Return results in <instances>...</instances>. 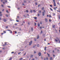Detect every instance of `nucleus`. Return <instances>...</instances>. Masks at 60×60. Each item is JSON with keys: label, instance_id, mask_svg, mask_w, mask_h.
<instances>
[{"label": "nucleus", "instance_id": "473e14b6", "mask_svg": "<svg viewBox=\"0 0 60 60\" xmlns=\"http://www.w3.org/2000/svg\"><path fill=\"white\" fill-rule=\"evenodd\" d=\"M1 52H2V50H0V53H1Z\"/></svg>", "mask_w": 60, "mask_h": 60}, {"label": "nucleus", "instance_id": "72a5a7b5", "mask_svg": "<svg viewBox=\"0 0 60 60\" xmlns=\"http://www.w3.org/2000/svg\"><path fill=\"white\" fill-rule=\"evenodd\" d=\"M5 2L6 3H7V0H5Z\"/></svg>", "mask_w": 60, "mask_h": 60}, {"label": "nucleus", "instance_id": "0e129e2a", "mask_svg": "<svg viewBox=\"0 0 60 60\" xmlns=\"http://www.w3.org/2000/svg\"><path fill=\"white\" fill-rule=\"evenodd\" d=\"M15 34H17V32H16V31H15Z\"/></svg>", "mask_w": 60, "mask_h": 60}, {"label": "nucleus", "instance_id": "79ce46f5", "mask_svg": "<svg viewBox=\"0 0 60 60\" xmlns=\"http://www.w3.org/2000/svg\"><path fill=\"white\" fill-rule=\"evenodd\" d=\"M20 53H21V52H20L18 53V55H19L20 54Z\"/></svg>", "mask_w": 60, "mask_h": 60}, {"label": "nucleus", "instance_id": "6ab92c4d", "mask_svg": "<svg viewBox=\"0 0 60 60\" xmlns=\"http://www.w3.org/2000/svg\"><path fill=\"white\" fill-rule=\"evenodd\" d=\"M3 32L4 34H5V33H6V31H3Z\"/></svg>", "mask_w": 60, "mask_h": 60}, {"label": "nucleus", "instance_id": "9b49d317", "mask_svg": "<svg viewBox=\"0 0 60 60\" xmlns=\"http://www.w3.org/2000/svg\"><path fill=\"white\" fill-rule=\"evenodd\" d=\"M5 45H3V46H4V45H6V42H5Z\"/></svg>", "mask_w": 60, "mask_h": 60}, {"label": "nucleus", "instance_id": "7ed1b4c3", "mask_svg": "<svg viewBox=\"0 0 60 60\" xmlns=\"http://www.w3.org/2000/svg\"><path fill=\"white\" fill-rule=\"evenodd\" d=\"M2 12H0V16H2Z\"/></svg>", "mask_w": 60, "mask_h": 60}, {"label": "nucleus", "instance_id": "3c124183", "mask_svg": "<svg viewBox=\"0 0 60 60\" xmlns=\"http://www.w3.org/2000/svg\"><path fill=\"white\" fill-rule=\"evenodd\" d=\"M16 21L17 22H19V21L16 20Z\"/></svg>", "mask_w": 60, "mask_h": 60}, {"label": "nucleus", "instance_id": "bf43d9fd", "mask_svg": "<svg viewBox=\"0 0 60 60\" xmlns=\"http://www.w3.org/2000/svg\"><path fill=\"white\" fill-rule=\"evenodd\" d=\"M15 25H17V24L15 23Z\"/></svg>", "mask_w": 60, "mask_h": 60}, {"label": "nucleus", "instance_id": "20e7f679", "mask_svg": "<svg viewBox=\"0 0 60 60\" xmlns=\"http://www.w3.org/2000/svg\"><path fill=\"white\" fill-rule=\"evenodd\" d=\"M42 15L43 16H44L45 15V14H44V13L43 12H42Z\"/></svg>", "mask_w": 60, "mask_h": 60}, {"label": "nucleus", "instance_id": "b1692460", "mask_svg": "<svg viewBox=\"0 0 60 60\" xmlns=\"http://www.w3.org/2000/svg\"><path fill=\"white\" fill-rule=\"evenodd\" d=\"M23 59V58H21L20 59V60H22Z\"/></svg>", "mask_w": 60, "mask_h": 60}, {"label": "nucleus", "instance_id": "f257e3e1", "mask_svg": "<svg viewBox=\"0 0 60 60\" xmlns=\"http://www.w3.org/2000/svg\"><path fill=\"white\" fill-rule=\"evenodd\" d=\"M32 41H30V42H29V45H31L32 44Z\"/></svg>", "mask_w": 60, "mask_h": 60}, {"label": "nucleus", "instance_id": "864d4df0", "mask_svg": "<svg viewBox=\"0 0 60 60\" xmlns=\"http://www.w3.org/2000/svg\"><path fill=\"white\" fill-rule=\"evenodd\" d=\"M8 8H10L11 7H10V6H8Z\"/></svg>", "mask_w": 60, "mask_h": 60}, {"label": "nucleus", "instance_id": "412c9836", "mask_svg": "<svg viewBox=\"0 0 60 60\" xmlns=\"http://www.w3.org/2000/svg\"><path fill=\"white\" fill-rule=\"evenodd\" d=\"M40 29H42V27H40Z\"/></svg>", "mask_w": 60, "mask_h": 60}, {"label": "nucleus", "instance_id": "f704fd0d", "mask_svg": "<svg viewBox=\"0 0 60 60\" xmlns=\"http://www.w3.org/2000/svg\"><path fill=\"white\" fill-rule=\"evenodd\" d=\"M6 12L8 13V10H7L6 11Z\"/></svg>", "mask_w": 60, "mask_h": 60}, {"label": "nucleus", "instance_id": "2eb2a0df", "mask_svg": "<svg viewBox=\"0 0 60 60\" xmlns=\"http://www.w3.org/2000/svg\"><path fill=\"white\" fill-rule=\"evenodd\" d=\"M57 51H58V52H59V51H60V48H59V49H58L57 50Z\"/></svg>", "mask_w": 60, "mask_h": 60}, {"label": "nucleus", "instance_id": "7c9ffc66", "mask_svg": "<svg viewBox=\"0 0 60 60\" xmlns=\"http://www.w3.org/2000/svg\"><path fill=\"white\" fill-rule=\"evenodd\" d=\"M57 4L58 5H59V4H59V2H58L57 3Z\"/></svg>", "mask_w": 60, "mask_h": 60}, {"label": "nucleus", "instance_id": "9d476101", "mask_svg": "<svg viewBox=\"0 0 60 60\" xmlns=\"http://www.w3.org/2000/svg\"><path fill=\"white\" fill-rule=\"evenodd\" d=\"M55 26L54 25H52V27L53 28H55Z\"/></svg>", "mask_w": 60, "mask_h": 60}, {"label": "nucleus", "instance_id": "de8ad7c7", "mask_svg": "<svg viewBox=\"0 0 60 60\" xmlns=\"http://www.w3.org/2000/svg\"><path fill=\"white\" fill-rule=\"evenodd\" d=\"M11 53L12 54V53H14V52H11Z\"/></svg>", "mask_w": 60, "mask_h": 60}, {"label": "nucleus", "instance_id": "4468645a", "mask_svg": "<svg viewBox=\"0 0 60 60\" xmlns=\"http://www.w3.org/2000/svg\"><path fill=\"white\" fill-rule=\"evenodd\" d=\"M31 30L32 31H33L34 30H33V28L32 27L31 28Z\"/></svg>", "mask_w": 60, "mask_h": 60}, {"label": "nucleus", "instance_id": "aec40b11", "mask_svg": "<svg viewBox=\"0 0 60 60\" xmlns=\"http://www.w3.org/2000/svg\"><path fill=\"white\" fill-rule=\"evenodd\" d=\"M33 57V55H32L30 56V57Z\"/></svg>", "mask_w": 60, "mask_h": 60}, {"label": "nucleus", "instance_id": "f03ea898", "mask_svg": "<svg viewBox=\"0 0 60 60\" xmlns=\"http://www.w3.org/2000/svg\"><path fill=\"white\" fill-rule=\"evenodd\" d=\"M3 21L4 22H6L7 21V20H6V19H3Z\"/></svg>", "mask_w": 60, "mask_h": 60}, {"label": "nucleus", "instance_id": "1a4fd4ad", "mask_svg": "<svg viewBox=\"0 0 60 60\" xmlns=\"http://www.w3.org/2000/svg\"><path fill=\"white\" fill-rule=\"evenodd\" d=\"M47 54L48 55V56L49 57L50 56V55H49V54H48V53H47Z\"/></svg>", "mask_w": 60, "mask_h": 60}, {"label": "nucleus", "instance_id": "338daca9", "mask_svg": "<svg viewBox=\"0 0 60 60\" xmlns=\"http://www.w3.org/2000/svg\"><path fill=\"white\" fill-rule=\"evenodd\" d=\"M2 19V18H0V20H1V19Z\"/></svg>", "mask_w": 60, "mask_h": 60}, {"label": "nucleus", "instance_id": "69168bd1", "mask_svg": "<svg viewBox=\"0 0 60 60\" xmlns=\"http://www.w3.org/2000/svg\"><path fill=\"white\" fill-rule=\"evenodd\" d=\"M45 12V10H44V12H44V13Z\"/></svg>", "mask_w": 60, "mask_h": 60}, {"label": "nucleus", "instance_id": "f3484780", "mask_svg": "<svg viewBox=\"0 0 60 60\" xmlns=\"http://www.w3.org/2000/svg\"><path fill=\"white\" fill-rule=\"evenodd\" d=\"M45 20L46 22H47V19L46 18L45 19Z\"/></svg>", "mask_w": 60, "mask_h": 60}, {"label": "nucleus", "instance_id": "4d7b16f0", "mask_svg": "<svg viewBox=\"0 0 60 60\" xmlns=\"http://www.w3.org/2000/svg\"><path fill=\"white\" fill-rule=\"evenodd\" d=\"M38 16H40V15L39 14H38Z\"/></svg>", "mask_w": 60, "mask_h": 60}, {"label": "nucleus", "instance_id": "8fccbe9b", "mask_svg": "<svg viewBox=\"0 0 60 60\" xmlns=\"http://www.w3.org/2000/svg\"><path fill=\"white\" fill-rule=\"evenodd\" d=\"M46 59L47 60H48V58L47 57H46Z\"/></svg>", "mask_w": 60, "mask_h": 60}, {"label": "nucleus", "instance_id": "c03bdc74", "mask_svg": "<svg viewBox=\"0 0 60 60\" xmlns=\"http://www.w3.org/2000/svg\"><path fill=\"white\" fill-rule=\"evenodd\" d=\"M50 6L52 7V5H50Z\"/></svg>", "mask_w": 60, "mask_h": 60}, {"label": "nucleus", "instance_id": "49530a36", "mask_svg": "<svg viewBox=\"0 0 60 60\" xmlns=\"http://www.w3.org/2000/svg\"><path fill=\"white\" fill-rule=\"evenodd\" d=\"M3 0H0V1H1V2H2Z\"/></svg>", "mask_w": 60, "mask_h": 60}, {"label": "nucleus", "instance_id": "a211bd4d", "mask_svg": "<svg viewBox=\"0 0 60 60\" xmlns=\"http://www.w3.org/2000/svg\"><path fill=\"white\" fill-rule=\"evenodd\" d=\"M52 57H50V59L51 60H52Z\"/></svg>", "mask_w": 60, "mask_h": 60}, {"label": "nucleus", "instance_id": "bb28decb", "mask_svg": "<svg viewBox=\"0 0 60 60\" xmlns=\"http://www.w3.org/2000/svg\"><path fill=\"white\" fill-rule=\"evenodd\" d=\"M34 19H37V17H34Z\"/></svg>", "mask_w": 60, "mask_h": 60}, {"label": "nucleus", "instance_id": "423d86ee", "mask_svg": "<svg viewBox=\"0 0 60 60\" xmlns=\"http://www.w3.org/2000/svg\"><path fill=\"white\" fill-rule=\"evenodd\" d=\"M54 6H56V3H54Z\"/></svg>", "mask_w": 60, "mask_h": 60}, {"label": "nucleus", "instance_id": "c756f323", "mask_svg": "<svg viewBox=\"0 0 60 60\" xmlns=\"http://www.w3.org/2000/svg\"><path fill=\"white\" fill-rule=\"evenodd\" d=\"M36 22H35V26H36Z\"/></svg>", "mask_w": 60, "mask_h": 60}, {"label": "nucleus", "instance_id": "58836bf2", "mask_svg": "<svg viewBox=\"0 0 60 60\" xmlns=\"http://www.w3.org/2000/svg\"><path fill=\"white\" fill-rule=\"evenodd\" d=\"M6 17H8V15H6Z\"/></svg>", "mask_w": 60, "mask_h": 60}, {"label": "nucleus", "instance_id": "39448f33", "mask_svg": "<svg viewBox=\"0 0 60 60\" xmlns=\"http://www.w3.org/2000/svg\"><path fill=\"white\" fill-rule=\"evenodd\" d=\"M38 54L39 56H41V53L40 52H39L38 53Z\"/></svg>", "mask_w": 60, "mask_h": 60}, {"label": "nucleus", "instance_id": "6e6d98bb", "mask_svg": "<svg viewBox=\"0 0 60 60\" xmlns=\"http://www.w3.org/2000/svg\"><path fill=\"white\" fill-rule=\"evenodd\" d=\"M44 40L45 41H46V39H45Z\"/></svg>", "mask_w": 60, "mask_h": 60}, {"label": "nucleus", "instance_id": "ddd939ff", "mask_svg": "<svg viewBox=\"0 0 60 60\" xmlns=\"http://www.w3.org/2000/svg\"><path fill=\"white\" fill-rule=\"evenodd\" d=\"M55 41H56V42H58V40L55 39Z\"/></svg>", "mask_w": 60, "mask_h": 60}, {"label": "nucleus", "instance_id": "f8f14e48", "mask_svg": "<svg viewBox=\"0 0 60 60\" xmlns=\"http://www.w3.org/2000/svg\"><path fill=\"white\" fill-rule=\"evenodd\" d=\"M53 2L54 3H56V2H55V0H53Z\"/></svg>", "mask_w": 60, "mask_h": 60}, {"label": "nucleus", "instance_id": "6e6552de", "mask_svg": "<svg viewBox=\"0 0 60 60\" xmlns=\"http://www.w3.org/2000/svg\"><path fill=\"white\" fill-rule=\"evenodd\" d=\"M38 26H40V23H38Z\"/></svg>", "mask_w": 60, "mask_h": 60}, {"label": "nucleus", "instance_id": "5701e85b", "mask_svg": "<svg viewBox=\"0 0 60 60\" xmlns=\"http://www.w3.org/2000/svg\"><path fill=\"white\" fill-rule=\"evenodd\" d=\"M26 52H25V53L24 54V55H23V56H25V55H26Z\"/></svg>", "mask_w": 60, "mask_h": 60}, {"label": "nucleus", "instance_id": "37998d69", "mask_svg": "<svg viewBox=\"0 0 60 60\" xmlns=\"http://www.w3.org/2000/svg\"><path fill=\"white\" fill-rule=\"evenodd\" d=\"M1 6H2V7H4V5H3V4H2Z\"/></svg>", "mask_w": 60, "mask_h": 60}, {"label": "nucleus", "instance_id": "e433bc0d", "mask_svg": "<svg viewBox=\"0 0 60 60\" xmlns=\"http://www.w3.org/2000/svg\"><path fill=\"white\" fill-rule=\"evenodd\" d=\"M26 11L27 12H28V10H26Z\"/></svg>", "mask_w": 60, "mask_h": 60}, {"label": "nucleus", "instance_id": "5fc2aeb1", "mask_svg": "<svg viewBox=\"0 0 60 60\" xmlns=\"http://www.w3.org/2000/svg\"><path fill=\"white\" fill-rule=\"evenodd\" d=\"M5 49L4 48H2V49Z\"/></svg>", "mask_w": 60, "mask_h": 60}, {"label": "nucleus", "instance_id": "0eeeda50", "mask_svg": "<svg viewBox=\"0 0 60 60\" xmlns=\"http://www.w3.org/2000/svg\"><path fill=\"white\" fill-rule=\"evenodd\" d=\"M37 39H39V35H38L37 36Z\"/></svg>", "mask_w": 60, "mask_h": 60}, {"label": "nucleus", "instance_id": "a18cd8bd", "mask_svg": "<svg viewBox=\"0 0 60 60\" xmlns=\"http://www.w3.org/2000/svg\"><path fill=\"white\" fill-rule=\"evenodd\" d=\"M11 32H10V33H11H11H12V32L11 31H10Z\"/></svg>", "mask_w": 60, "mask_h": 60}, {"label": "nucleus", "instance_id": "09e8293b", "mask_svg": "<svg viewBox=\"0 0 60 60\" xmlns=\"http://www.w3.org/2000/svg\"><path fill=\"white\" fill-rule=\"evenodd\" d=\"M6 28H8V26H7V27H6Z\"/></svg>", "mask_w": 60, "mask_h": 60}, {"label": "nucleus", "instance_id": "c9c22d12", "mask_svg": "<svg viewBox=\"0 0 60 60\" xmlns=\"http://www.w3.org/2000/svg\"><path fill=\"white\" fill-rule=\"evenodd\" d=\"M49 17H50V18H51V15H50L49 16Z\"/></svg>", "mask_w": 60, "mask_h": 60}, {"label": "nucleus", "instance_id": "680f3d73", "mask_svg": "<svg viewBox=\"0 0 60 60\" xmlns=\"http://www.w3.org/2000/svg\"><path fill=\"white\" fill-rule=\"evenodd\" d=\"M40 5H38V7H39V6H40Z\"/></svg>", "mask_w": 60, "mask_h": 60}, {"label": "nucleus", "instance_id": "052dcab7", "mask_svg": "<svg viewBox=\"0 0 60 60\" xmlns=\"http://www.w3.org/2000/svg\"><path fill=\"white\" fill-rule=\"evenodd\" d=\"M35 4H36V5H37V3H36Z\"/></svg>", "mask_w": 60, "mask_h": 60}, {"label": "nucleus", "instance_id": "603ef678", "mask_svg": "<svg viewBox=\"0 0 60 60\" xmlns=\"http://www.w3.org/2000/svg\"><path fill=\"white\" fill-rule=\"evenodd\" d=\"M30 12L31 13H32V10H30Z\"/></svg>", "mask_w": 60, "mask_h": 60}, {"label": "nucleus", "instance_id": "ea45409f", "mask_svg": "<svg viewBox=\"0 0 60 60\" xmlns=\"http://www.w3.org/2000/svg\"><path fill=\"white\" fill-rule=\"evenodd\" d=\"M44 9V8H42V10H43Z\"/></svg>", "mask_w": 60, "mask_h": 60}, {"label": "nucleus", "instance_id": "774afa93", "mask_svg": "<svg viewBox=\"0 0 60 60\" xmlns=\"http://www.w3.org/2000/svg\"><path fill=\"white\" fill-rule=\"evenodd\" d=\"M53 15H55V14H53Z\"/></svg>", "mask_w": 60, "mask_h": 60}, {"label": "nucleus", "instance_id": "cd10ccee", "mask_svg": "<svg viewBox=\"0 0 60 60\" xmlns=\"http://www.w3.org/2000/svg\"><path fill=\"white\" fill-rule=\"evenodd\" d=\"M46 48H47V47H45V50H46Z\"/></svg>", "mask_w": 60, "mask_h": 60}, {"label": "nucleus", "instance_id": "393cba45", "mask_svg": "<svg viewBox=\"0 0 60 60\" xmlns=\"http://www.w3.org/2000/svg\"><path fill=\"white\" fill-rule=\"evenodd\" d=\"M8 30V31H10V32L11 31V30Z\"/></svg>", "mask_w": 60, "mask_h": 60}, {"label": "nucleus", "instance_id": "a878e982", "mask_svg": "<svg viewBox=\"0 0 60 60\" xmlns=\"http://www.w3.org/2000/svg\"><path fill=\"white\" fill-rule=\"evenodd\" d=\"M54 10H55V11H56V8L54 7Z\"/></svg>", "mask_w": 60, "mask_h": 60}, {"label": "nucleus", "instance_id": "c85d7f7f", "mask_svg": "<svg viewBox=\"0 0 60 60\" xmlns=\"http://www.w3.org/2000/svg\"><path fill=\"white\" fill-rule=\"evenodd\" d=\"M34 12H35L36 11H35V10H33Z\"/></svg>", "mask_w": 60, "mask_h": 60}, {"label": "nucleus", "instance_id": "2f4dec72", "mask_svg": "<svg viewBox=\"0 0 60 60\" xmlns=\"http://www.w3.org/2000/svg\"><path fill=\"white\" fill-rule=\"evenodd\" d=\"M34 40L35 41H36V39L34 38Z\"/></svg>", "mask_w": 60, "mask_h": 60}, {"label": "nucleus", "instance_id": "13d9d810", "mask_svg": "<svg viewBox=\"0 0 60 60\" xmlns=\"http://www.w3.org/2000/svg\"><path fill=\"white\" fill-rule=\"evenodd\" d=\"M49 22H51V19H49Z\"/></svg>", "mask_w": 60, "mask_h": 60}, {"label": "nucleus", "instance_id": "4c0bfd02", "mask_svg": "<svg viewBox=\"0 0 60 60\" xmlns=\"http://www.w3.org/2000/svg\"><path fill=\"white\" fill-rule=\"evenodd\" d=\"M3 3L4 4H5V2L4 1L3 2Z\"/></svg>", "mask_w": 60, "mask_h": 60}, {"label": "nucleus", "instance_id": "a19ab883", "mask_svg": "<svg viewBox=\"0 0 60 60\" xmlns=\"http://www.w3.org/2000/svg\"><path fill=\"white\" fill-rule=\"evenodd\" d=\"M24 2V3H26V1H25V0H24L23 1Z\"/></svg>", "mask_w": 60, "mask_h": 60}, {"label": "nucleus", "instance_id": "4be33fe9", "mask_svg": "<svg viewBox=\"0 0 60 60\" xmlns=\"http://www.w3.org/2000/svg\"><path fill=\"white\" fill-rule=\"evenodd\" d=\"M50 9L51 10V11H53V10H52V9L50 8Z\"/></svg>", "mask_w": 60, "mask_h": 60}, {"label": "nucleus", "instance_id": "dca6fc26", "mask_svg": "<svg viewBox=\"0 0 60 60\" xmlns=\"http://www.w3.org/2000/svg\"><path fill=\"white\" fill-rule=\"evenodd\" d=\"M39 12L40 13H41V10H39Z\"/></svg>", "mask_w": 60, "mask_h": 60}, {"label": "nucleus", "instance_id": "e2e57ef3", "mask_svg": "<svg viewBox=\"0 0 60 60\" xmlns=\"http://www.w3.org/2000/svg\"><path fill=\"white\" fill-rule=\"evenodd\" d=\"M53 56H55V55H53Z\"/></svg>", "mask_w": 60, "mask_h": 60}]
</instances>
